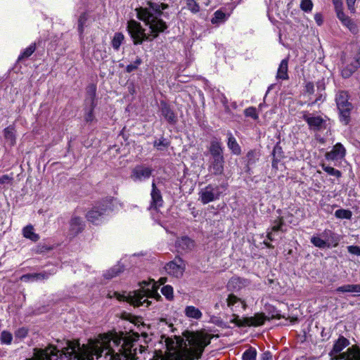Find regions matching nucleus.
<instances>
[{
    "instance_id": "1",
    "label": "nucleus",
    "mask_w": 360,
    "mask_h": 360,
    "mask_svg": "<svg viewBox=\"0 0 360 360\" xmlns=\"http://www.w3.org/2000/svg\"><path fill=\"white\" fill-rule=\"evenodd\" d=\"M139 338L138 333L120 332L101 334L93 344L91 351L82 350L78 342H68V347L64 348L65 352L70 349L77 360H89V354H95L101 356V354L106 351L105 355L110 356V360H135L137 347H139V352L145 351L146 347L137 344Z\"/></svg>"
},
{
    "instance_id": "2",
    "label": "nucleus",
    "mask_w": 360,
    "mask_h": 360,
    "mask_svg": "<svg viewBox=\"0 0 360 360\" xmlns=\"http://www.w3.org/2000/svg\"><path fill=\"white\" fill-rule=\"evenodd\" d=\"M212 335L198 333L188 340V345L193 348H188L184 340L175 336L176 341L165 335L161 336L160 342H165L166 351H155L151 360H193L201 357L205 347L210 344Z\"/></svg>"
},
{
    "instance_id": "3",
    "label": "nucleus",
    "mask_w": 360,
    "mask_h": 360,
    "mask_svg": "<svg viewBox=\"0 0 360 360\" xmlns=\"http://www.w3.org/2000/svg\"><path fill=\"white\" fill-rule=\"evenodd\" d=\"M349 345V341L344 337H340L334 344L333 350L330 352L332 359L335 360H360V350L357 346L349 348L347 352L338 355Z\"/></svg>"
},
{
    "instance_id": "4",
    "label": "nucleus",
    "mask_w": 360,
    "mask_h": 360,
    "mask_svg": "<svg viewBox=\"0 0 360 360\" xmlns=\"http://www.w3.org/2000/svg\"><path fill=\"white\" fill-rule=\"evenodd\" d=\"M153 290L148 288L144 289L142 288L140 290L130 292L127 296L125 297V300L134 307L142 306L144 303H146V307L150 304V302L144 297H154L156 300H160L161 296L157 292L158 286L155 283H153L152 286Z\"/></svg>"
},
{
    "instance_id": "5",
    "label": "nucleus",
    "mask_w": 360,
    "mask_h": 360,
    "mask_svg": "<svg viewBox=\"0 0 360 360\" xmlns=\"http://www.w3.org/2000/svg\"><path fill=\"white\" fill-rule=\"evenodd\" d=\"M136 11L138 18L146 22V25H149L153 38L157 37L160 32H162L167 29L166 23L162 19L154 16L147 8H139L136 9Z\"/></svg>"
},
{
    "instance_id": "6",
    "label": "nucleus",
    "mask_w": 360,
    "mask_h": 360,
    "mask_svg": "<svg viewBox=\"0 0 360 360\" xmlns=\"http://www.w3.org/2000/svg\"><path fill=\"white\" fill-rule=\"evenodd\" d=\"M235 317L233 320L231 321V323H236L238 326H259L264 324L266 320H269L270 318H268L263 313H257L253 316L251 317H245L243 319H239L238 316L236 314H233ZM281 318H284V316H281L278 314L276 315H272L271 319H280Z\"/></svg>"
},
{
    "instance_id": "7",
    "label": "nucleus",
    "mask_w": 360,
    "mask_h": 360,
    "mask_svg": "<svg viewBox=\"0 0 360 360\" xmlns=\"http://www.w3.org/2000/svg\"><path fill=\"white\" fill-rule=\"evenodd\" d=\"M336 103L340 111L342 121L345 124L348 123L349 112L352 109V104L348 101V95L345 91H340L336 96Z\"/></svg>"
},
{
    "instance_id": "8",
    "label": "nucleus",
    "mask_w": 360,
    "mask_h": 360,
    "mask_svg": "<svg viewBox=\"0 0 360 360\" xmlns=\"http://www.w3.org/2000/svg\"><path fill=\"white\" fill-rule=\"evenodd\" d=\"M127 30L131 37L133 39L134 44H140L144 40L148 39L141 24L134 20H131L128 22Z\"/></svg>"
},
{
    "instance_id": "9",
    "label": "nucleus",
    "mask_w": 360,
    "mask_h": 360,
    "mask_svg": "<svg viewBox=\"0 0 360 360\" xmlns=\"http://www.w3.org/2000/svg\"><path fill=\"white\" fill-rule=\"evenodd\" d=\"M57 352L56 347L50 345L44 349H35L34 356L27 360H57Z\"/></svg>"
},
{
    "instance_id": "10",
    "label": "nucleus",
    "mask_w": 360,
    "mask_h": 360,
    "mask_svg": "<svg viewBox=\"0 0 360 360\" xmlns=\"http://www.w3.org/2000/svg\"><path fill=\"white\" fill-rule=\"evenodd\" d=\"M186 265L180 258H176L174 261L169 262L165 267L166 271L176 278L181 277L185 271Z\"/></svg>"
},
{
    "instance_id": "11",
    "label": "nucleus",
    "mask_w": 360,
    "mask_h": 360,
    "mask_svg": "<svg viewBox=\"0 0 360 360\" xmlns=\"http://www.w3.org/2000/svg\"><path fill=\"white\" fill-rule=\"evenodd\" d=\"M219 186L214 187L212 185H208L200 192V200L203 204L214 201L219 198Z\"/></svg>"
},
{
    "instance_id": "12",
    "label": "nucleus",
    "mask_w": 360,
    "mask_h": 360,
    "mask_svg": "<svg viewBox=\"0 0 360 360\" xmlns=\"http://www.w3.org/2000/svg\"><path fill=\"white\" fill-rule=\"evenodd\" d=\"M85 224L82 219L77 216H72L70 220V228L68 233L74 238L84 229Z\"/></svg>"
},
{
    "instance_id": "13",
    "label": "nucleus",
    "mask_w": 360,
    "mask_h": 360,
    "mask_svg": "<svg viewBox=\"0 0 360 360\" xmlns=\"http://www.w3.org/2000/svg\"><path fill=\"white\" fill-rule=\"evenodd\" d=\"M152 169L143 165L136 166L131 172V178L134 181H143L148 179L152 174Z\"/></svg>"
},
{
    "instance_id": "14",
    "label": "nucleus",
    "mask_w": 360,
    "mask_h": 360,
    "mask_svg": "<svg viewBox=\"0 0 360 360\" xmlns=\"http://www.w3.org/2000/svg\"><path fill=\"white\" fill-rule=\"evenodd\" d=\"M303 119L308 124L309 127L315 131H319L326 120L321 116H311L310 114L305 113L303 115Z\"/></svg>"
},
{
    "instance_id": "15",
    "label": "nucleus",
    "mask_w": 360,
    "mask_h": 360,
    "mask_svg": "<svg viewBox=\"0 0 360 360\" xmlns=\"http://www.w3.org/2000/svg\"><path fill=\"white\" fill-rule=\"evenodd\" d=\"M105 211L106 208L103 205L102 207L96 206L87 212L86 217L89 221L97 224Z\"/></svg>"
},
{
    "instance_id": "16",
    "label": "nucleus",
    "mask_w": 360,
    "mask_h": 360,
    "mask_svg": "<svg viewBox=\"0 0 360 360\" xmlns=\"http://www.w3.org/2000/svg\"><path fill=\"white\" fill-rule=\"evenodd\" d=\"M210 172L214 175H221L224 172V158L210 159Z\"/></svg>"
},
{
    "instance_id": "17",
    "label": "nucleus",
    "mask_w": 360,
    "mask_h": 360,
    "mask_svg": "<svg viewBox=\"0 0 360 360\" xmlns=\"http://www.w3.org/2000/svg\"><path fill=\"white\" fill-rule=\"evenodd\" d=\"M345 149L341 143H337L334 146L331 151L326 154V158L328 160H338L345 156Z\"/></svg>"
},
{
    "instance_id": "18",
    "label": "nucleus",
    "mask_w": 360,
    "mask_h": 360,
    "mask_svg": "<svg viewBox=\"0 0 360 360\" xmlns=\"http://www.w3.org/2000/svg\"><path fill=\"white\" fill-rule=\"evenodd\" d=\"M151 207L157 208L162 205L163 200L162 197V194L160 191L157 188L155 182L152 184V191H151Z\"/></svg>"
},
{
    "instance_id": "19",
    "label": "nucleus",
    "mask_w": 360,
    "mask_h": 360,
    "mask_svg": "<svg viewBox=\"0 0 360 360\" xmlns=\"http://www.w3.org/2000/svg\"><path fill=\"white\" fill-rule=\"evenodd\" d=\"M209 152L211 155L210 159L224 158L221 143L217 141H212L209 148Z\"/></svg>"
},
{
    "instance_id": "20",
    "label": "nucleus",
    "mask_w": 360,
    "mask_h": 360,
    "mask_svg": "<svg viewBox=\"0 0 360 360\" xmlns=\"http://www.w3.org/2000/svg\"><path fill=\"white\" fill-rule=\"evenodd\" d=\"M160 110L162 116L169 122L174 124L176 121L175 114L170 107L164 101L160 103Z\"/></svg>"
},
{
    "instance_id": "21",
    "label": "nucleus",
    "mask_w": 360,
    "mask_h": 360,
    "mask_svg": "<svg viewBox=\"0 0 360 360\" xmlns=\"http://www.w3.org/2000/svg\"><path fill=\"white\" fill-rule=\"evenodd\" d=\"M4 136L6 140V142L10 146H13L16 143V135L14 127L9 126L4 129Z\"/></svg>"
},
{
    "instance_id": "22",
    "label": "nucleus",
    "mask_w": 360,
    "mask_h": 360,
    "mask_svg": "<svg viewBox=\"0 0 360 360\" xmlns=\"http://www.w3.org/2000/svg\"><path fill=\"white\" fill-rule=\"evenodd\" d=\"M176 246L184 251L191 250L195 245L194 241L188 237H183L176 240Z\"/></svg>"
},
{
    "instance_id": "23",
    "label": "nucleus",
    "mask_w": 360,
    "mask_h": 360,
    "mask_svg": "<svg viewBox=\"0 0 360 360\" xmlns=\"http://www.w3.org/2000/svg\"><path fill=\"white\" fill-rule=\"evenodd\" d=\"M228 147L235 155H240L241 153L240 147L237 143L236 139L231 133H228Z\"/></svg>"
},
{
    "instance_id": "24",
    "label": "nucleus",
    "mask_w": 360,
    "mask_h": 360,
    "mask_svg": "<svg viewBox=\"0 0 360 360\" xmlns=\"http://www.w3.org/2000/svg\"><path fill=\"white\" fill-rule=\"evenodd\" d=\"M96 87L94 84L88 86L86 89L87 97L85 100L86 104H96Z\"/></svg>"
},
{
    "instance_id": "25",
    "label": "nucleus",
    "mask_w": 360,
    "mask_h": 360,
    "mask_svg": "<svg viewBox=\"0 0 360 360\" xmlns=\"http://www.w3.org/2000/svg\"><path fill=\"white\" fill-rule=\"evenodd\" d=\"M277 78L287 79L288 77V60H281L277 72Z\"/></svg>"
},
{
    "instance_id": "26",
    "label": "nucleus",
    "mask_w": 360,
    "mask_h": 360,
    "mask_svg": "<svg viewBox=\"0 0 360 360\" xmlns=\"http://www.w3.org/2000/svg\"><path fill=\"white\" fill-rule=\"evenodd\" d=\"M50 274L46 271L38 273V274H27L21 276L20 279L22 281H28L30 279L32 280H38V279H47L49 276Z\"/></svg>"
},
{
    "instance_id": "27",
    "label": "nucleus",
    "mask_w": 360,
    "mask_h": 360,
    "mask_svg": "<svg viewBox=\"0 0 360 360\" xmlns=\"http://www.w3.org/2000/svg\"><path fill=\"white\" fill-rule=\"evenodd\" d=\"M185 314L189 318L199 319L202 317V312L193 306L186 307Z\"/></svg>"
},
{
    "instance_id": "28",
    "label": "nucleus",
    "mask_w": 360,
    "mask_h": 360,
    "mask_svg": "<svg viewBox=\"0 0 360 360\" xmlns=\"http://www.w3.org/2000/svg\"><path fill=\"white\" fill-rule=\"evenodd\" d=\"M124 271V268L120 264H117L108 271H107L105 274L104 277L107 279H110L113 277L117 276L119 275V274L122 273Z\"/></svg>"
},
{
    "instance_id": "29",
    "label": "nucleus",
    "mask_w": 360,
    "mask_h": 360,
    "mask_svg": "<svg viewBox=\"0 0 360 360\" xmlns=\"http://www.w3.org/2000/svg\"><path fill=\"white\" fill-rule=\"evenodd\" d=\"M333 3L334 4L337 16L342 22H346L347 20V18L345 17V14L342 12V0H333Z\"/></svg>"
},
{
    "instance_id": "30",
    "label": "nucleus",
    "mask_w": 360,
    "mask_h": 360,
    "mask_svg": "<svg viewBox=\"0 0 360 360\" xmlns=\"http://www.w3.org/2000/svg\"><path fill=\"white\" fill-rule=\"evenodd\" d=\"M23 236L32 241H37L39 238V236L34 232V229L32 226H27L23 229Z\"/></svg>"
},
{
    "instance_id": "31",
    "label": "nucleus",
    "mask_w": 360,
    "mask_h": 360,
    "mask_svg": "<svg viewBox=\"0 0 360 360\" xmlns=\"http://www.w3.org/2000/svg\"><path fill=\"white\" fill-rule=\"evenodd\" d=\"M336 290L340 292H358L360 291V286L348 284L338 287Z\"/></svg>"
},
{
    "instance_id": "32",
    "label": "nucleus",
    "mask_w": 360,
    "mask_h": 360,
    "mask_svg": "<svg viewBox=\"0 0 360 360\" xmlns=\"http://www.w3.org/2000/svg\"><path fill=\"white\" fill-rule=\"evenodd\" d=\"M187 8L193 13L195 14L200 11V6L195 0H183Z\"/></svg>"
},
{
    "instance_id": "33",
    "label": "nucleus",
    "mask_w": 360,
    "mask_h": 360,
    "mask_svg": "<svg viewBox=\"0 0 360 360\" xmlns=\"http://www.w3.org/2000/svg\"><path fill=\"white\" fill-rule=\"evenodd\" d=\"M124 39V35L120 33L117 32L115 33L114 35V37L112 41V46L115 50H118L121 44L122 43L123 40Z\"/></svg>"
},
{
    "instance_id": "34",
    "label": "nucleus",
    "mask_w": 360,
    "mask_h": 360,
    "mask_svg": "<svg viewBox=\"0 0 360 360\" xmlns=\"http://www.w3.org/2000/svg\"><path fill=\"white\" fill-rule=\"evenodd\" d=\"M257 351L253 347H250L243 354V360H256Z\"/></svg>"
},
{
    "instance_id": "35",
    "label": "nucleus",
    "mask_w": 360,
    "mask_h": 360,
    "mask_svg": "<svg viewBox=\"0 0 360 360\" xmlns=\"http://www.w3.org/2000/svg\"><path fill=\"white\" fill-rule=\"evenodd\" d=\"M36 45L35 44H31L28 48H27L18 57V60H21L24 58H27L30 57L35 51Z\"/></svg>"
},
{
    "instance_id": "36",
    "label": "nucleus",
    "mask_w": 360,
    "mask_h": 360,
    "mask_svg": "<svg viewBox=\"0 0 360 360\" xmlns=\"http://www.w3.org/2000/svg\"><path fill=\"white\" fill-rule=\"evenodd\" d=\"M162 293L167 299L172 300L173 299V288L171 285H165L161 289Z\"/></svg>"
},
{
    "instance_id": "37",
    "label": "nucleus",
    "mask_w": 360,
    "mask_h": 360,
    "mask_svg": "<svg viewBox=\"0 0 360 360\" xmlns=\"http://www.w3.org/2000/svg\"><path fill=\"white\" fill-rule=\"evenodd\" d=\"M89 105L88 112L85 114L84 119L86 122H90L94 120V110L96 104H88Z\"/></svg>"
},
{
    "instance_id": "38",
    "label": "nucleus",
    "mask_w": 360,
    "mask_h": 360,
    "mask_svg": "<svg viewBox=\"0 0 360 360\" xmlns=\"http://www.w3.org/2000/svg\"><path fill=\"white\" fill-rule=\"evenodd\" d=\"M300 8L304 12H310L313 8V3L311 0H302Z\"/></svg>"
},
{
    "instance_id": "39",
    "label": "nucleus",
    "mask_w": 360,
    "mask_h": 360,
    "mask_svg": "<svg viewBox=\"0 0 360 360\" xmlns=\"http://www.w3.org/2000/svg\"><path fill=\"white\" fill-rule=\"evenodd\" d=\"M13 337L11 333L3 331L1 334V341L2 343L9 345L11 343Z\"/></svg>"
},
{
    "instance_id": "40",
    "label": "nucleus",
    "mask_w": 360,
    "mask_h": 360,
    "mask_svg": "<svg viewBox=\"0 0 360 360\" xmlns=\"http://www.w3.org/2000/svg\"><path fill=\"white\" fill-rule=\"evenodd\" d=\"M124 319L129 320L130 322L134 323L136 326H139L140 324L143 325L141 317L134 316L130 314H127L124 316Z\"/></svg>"
},
{
    "instance_id": "41",
    "label": "nucleus",
    "mask_w": 360,
    "mask_h": 360,
    "mask_svg": "<svg viewBox=\"0 0 360 360\" xmlns=\"http://www.w3.org/2000/svg\"><path fill=\"white\" fill-rule=\"evenodd\" d=\"M311 241L315 246L320 248H324L327 246V243L319 237H313Z\"/></svg>"
},
{
    "instance_id": "42",
    "label": "nucleus",
    "mask_w": 360,
    "mask_h": 360,
    "mask_svg": "<svg viewBox=\"0 0 360 360\" xmlns=\"http://www.w3.org/2000/svg\"><path fill=\"white\" fill-rule=\"evenodd\" d=\"M356 70V67L354 66V65H349V67L345 68L342 70V75L343 77L345 78H347V77H349L352 74L355 72V70Z\"/></svg>"
},
{
    "instance_id": "43",
    "label": "nucleus",
    "mask_w": 360,
    "mask_h": 360,
    "mask_svg": "<svg viewBox=\"0 0 360 360\" xmlns=\"http://www.w3.org/2000/svg\"><path fill=\"white\" fill-rule=\"evenodd\" d=\"M335 214L340 219H349L351 217V212L345 210H338Z\"/></svg>"
},
{
    "instance_id": "44",
    "label": "nucleus",
    "mask_w": 360,
    "mask_h": 360,
    "mask_svg": "<svg viewBox=\"0 0 360 360\" xmlns=\"http://www.w3.org/2000/svg\"><path fill=\"white\" fill-rule=\"evenodd\" d=\"M323 170L327 172L328 174L333 176H336L339 177L341 174L339 170L335 169V168L330 167V166H325L323 165Z\"/></svg>"
},
{
    "instance_id": "45",
    "label": "nucleus",
    "mask_w": 360,
    "mask_h": 360,
    "mask_svg": "<svg viewBox=\"0 0 360 360\" xmlns=\"http://www.w3.org/2000/svg\"><path fill=\"white\" fill-rule=\"evenodd\" d=\"M86 20L87 18L85 13L82 14L78 20V30L81 34L84 31V26Z\"/></svg>"
},
{
    "instance_id": "46",
    "label": "nucleus",
    "mask_w": 360,
    "mask_h": 360,
    "mask_svg": "<svg viewBox=\"0 0 360 360\" xmlns=\"http://www.w3.org/2000/svg\"><path fill=\"white\" fill-rule=\"evenodd\" d=\"M240 301V299L233 294H230L226 300L229 307H233L236 303Z\"/></svg>"
},
{
    "instance_id": "47",
    "label": "nucleus",
    "mask_w": 360,
    "mask_h": 360,
    "mask_svg": "<svg viewBox=\"0 0 360 360\" xmlns=\"http://www.w3.org/2000/svg\"><path fill=\"white\" fill-rule=\"evenodd\" d=\"M13 178L11 176L8 174H4L0 176V184H13Z\"/></svg>"
},
{
    "instance_id": "48",
    "label": "nucleus",
    "mask_w": 360,
    "mask_h": 360,
    "mask_svg": "<svg viewBox=\"0 0 360 360\" xmlns=\"http://www.w3.org/2000/svg\"><path fill=\"white\" fill-rule=\"evenodd\" d=\"M342 23L346 25L349 30L353 33H357L358 28L356 25H354L349 18H347V20L346 22H342Z\"/></svg>"
},
{
    "instance_id": "49",
    "label": "nucleus",
    "mask_w": 360,
    "mask_h": 360,
    "mask_svg": "<svg viewBox=\"0 0 360 360\" xmlns=\"http://www.w3.org/2000/svg\"><path fill=\"white\" fill-rule=\"evenodd\" d=\"M245 114L248 117H250L255 120L257 119L258 116L255 108H248L245 110Z\"/></svg>"
},
{
    "instance_id": "50",
    "label": "nucleus",
    "mask_w": 360,
    "mask_h": 360,
    "mask_svg": "<svg viewBox=\"0 0 360 360\" xmlns=\"http://www.w3.org/2000/svg\"><path fill=\"white\" fill-rule=\"evenodd\" d=\"M154 146H156L158 149L162 150L168 146V142L165 141V139L158 140L155 141Z\"/></svg>"
},
{
    "instance_id": "51",
    "label": "nucleus",
    "mask_w": 360,
    "mask_h": 360,
    "mask_svg": "<svg viewBox=\"0 0 360 360\" xmlns=\"http://www.w3.org/2000/svg\"><path fill=\"white\" fill-rule=\"evenodd\" d=\"M225 17L224 13L221 11H217L214 13V18L212 20V23H215L217 20H223Z\"/></svg>"
},
{
    "instance_id": "52",
    "label": "nucleus",
    "mask_w": 360,
    "mask_h": 360,
    "mask_svg": "<svg viewBox=\"0 0 360 360\" xmlns=\"http://www.w3.org/2000/svg\"><path fill=\"white\" fill-rule=\"evenodd\" d=\"M248 158V167L255 162V152L253 150H250L247 154Z\"/></svg>"
},
{
    "instance_id": "53",
    "label": "nucleus",
    "mask_w": 360,
    "mask_h": 360,
    "mask_svg": "<svg viewBox=\"0 0 360 360\" xmlns=\"http://www.w3.org/2000/svg\"><path fill=\"white\" fill-rule=\"evenodd\" d=\"M150 8L153 9L155 13H157L158 15H162V12L160 10V7L159 6L158 4L155 3H149Z\"/></svg>"
},
{
    "instance_id": "54",
    "label": "nucleus",
    "mask_w": 360,
    "mask_h": 360,
    "mask_svg": "<svg viewBox=\"0 0 360 360\" xmlns=\"http://www.w3.org/2000/svg\"><path fill=\"white\" fill-rule=\"evenodd\" d=\"M27 334V330L24 328H20L15 332V336L20 338H25Z\"/></svg>"
},
{
    "instance_id": "55",
    "label": "nucleus",
    "mask_w": 360,
    "mask_h": 360,
    "mask_svg": "<svg viewBox=\"0 0 360 360\" xmlns=\"http://www.w3.org/2000/svg\"><path fill=\"white\" fill-rule=\"evenodd\" d=\"M348 251L352 254L360 255V248L358 246H349Z\"/></svg>"
},
{
    "instance_id": "56",
    "label": "nucleus",
    "mask_w": 360,
    "mask_h": 360,
    "mask_svg": "<svg viewBox=\"0 0 360 360\" xmlns=\"http://www.w3.org/2000/svg\"><path fill=\"white\" fill-rule=\"evenodd\" d=\"M314 20L319 25H321L323 23L322 15L321 13H316Z\"/></svg>"
},
{
    "instance_id": "57",
    "label": "nucleus",
    "mask_w": 360,
    "mask_h": 360,
    "mask_svg": "<svg viewBox=\"0 0 360 360\" xmlns=\"http://www.w3.org/2000/svg\"><path fill=\"white\" fill-rule=\"evenodd\" d=\"M306 90H307V92L309 93V94H313L314 93V84L313 83L311 82H308L307 84H306Z\"/></svg>"
},
{
    "instance_id": "58",
    "label": "nucleus",
    "mask_w": 360,
    "mask_h": 360,
    "mask_svg": "<svg viewBox=\"0 0 360 360\" xmlns=\"http://www.w3.org/2000/svg\"><path fill=\"white\" fill-rule=\"evenodd\" d=\"M282 225H283V220H282V219H280L279 221H278V224H276V225H274L272 227L271 231H279L281 229Z\"/></svg>"
},
{
    "instance_id": "59",
    "label": "nucleus",
    "mask_w": 360,
    "mask_h": 360,
    "mask_svg": "<svg viewBox=\"0 0 360 360\" xmlns=\"http://www.w3.org/2000/svg\"><path fill=\"white\" fill-rule=\"evenodd\" d=\"M356 0H347L348 8L353 12L354 10V5Z\"/></svg>"
},
{
    "instance_id": "60",
    "label": "nucleus",
    "mask_w": 360,
    "mask_h": 360,
    "mask_svg": "<svg viewBox=\"0 0 360 360\" xmlns=\"http://www.w3.org/2000/svg\"><path fill=\"white\" fill-rule=\"evenodd\" d=\"M136 69H137V65H135L134 64L128 65L126 68V70L127 72H131Z\"/></svg>"
},
{
    "instance_id": "61",
    "label": "nucleus",
    "mask_w": 360,
    "mask_h": 360,
    "mask_svg": "<svg viewBox=\"0 0 360 360\" xmlns=\"http://www.w3.org/2000/svg\"><path fill=\"white\" fill-rule=\"evenodd\" d=\"M271 354L269 352H266L262 354V360H271Z\"/></svg>"
},
{
    "instance_id": "62",
    "label": "nucleus",
    "mask_w": 360,
    "mask_h": 360,
    "mask_svg": "<svg viewBox=\"0 0 360 360\" xmlns=\"http://www.w3.org/2000/svg\"><path fill=\"white\" fill-rule=\"evenodd\" d=\"M167 278L166 277H162L159 279L158 282L160 283V285H163L165 284L166 282H167Z\"/></svg>"
},
{
    "instance_id": "63",
    "label": "nucleus",
    "mask_w": 360,
    "mask_h": 360,
    "mask_svg": "<svg viewBox=\"0 0 360 360\" xmlns=\"http://www.w3.org/2000/svg\"><path fill=\"white\" fill-rule=\"evenodd\" d=\"M159 6L160 7L161 11L168 8V5L163 3L159 4Z\"/></svg>"
},
{
    "instance_id": "64",
    "label": "nucleus",
    "mask_w": 360,
    "mask_h": 360,
    "mask_svg": "<svg viewBox=\"0 0 360 360\" xmlns=\"http://www.w3.org/2000/svg\"><path fill=\"white\" fill-rule=\"evenodd\" d=\"M141 63V60L140 58H137V59L136 60V61L134 62V65H137V66H138V65H140Z\"/></svg>"
}]
</instances>
